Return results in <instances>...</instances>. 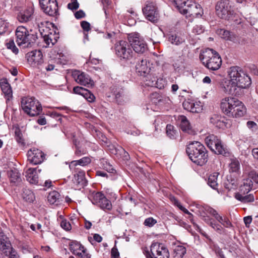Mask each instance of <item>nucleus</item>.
I'll list each match as a JSON object with an SVG mask.
<instances>
[{
  "mask_svg": "<svg viewBox=\"0 0 258 258\" xmlns=\"http://www.w3.org/2000/svg\"><path fill=\"white\" fill-rule=\"evenodd\" d=\"M221 108L227 116L239 117L246 113V108L242 102L235 97H227L222 99Z\"/></svg>",
  "mask_w": 258,
  "mask_h": 258,
  "instance_id": "obj_1",
  "label": "nucleus"
},
{
  "mask_svg": "<svg viewBox=\"0 0 258 258\" xmlns=\"http://www.w3.org/2000/svg\"><path fill=\"white\" fill-rule=\"evenodd\" d=\"M190 159L198 165L202 166L208 161V154L201 143L194 141L189 143L186 150Z\"/></svg>",
  "mask_w": 258,
  "mask_h": 258,
  "instance_id": "obj_2",
  "label": "nucleus"
},
{
  "mask_svg": "<svg viewBox=\"0 0 258 258\" xmlns=\"http://www.w3.org/2000/svg\"><path fill=\"white\" fill-rule=\"evenodd\" d=\"M15 33L18 45L23 48L31 47L37 38L36 33L22 26L17 27Z\"/></svg>",
  "mask_w": 258,
  "mask_h": 258,
  "instance_id": "obj_3",
  "label": "nucleus"
},
{
  "mask_svg": "<svg viewBox=\"0 0 258 258\" xmlns=\"http://www.w3.org/2000/svg\"><path fill=\"white\" fill-rule=\"evenodd\" d=\"M228 76L239 89H245L251 84L250 78L239 67H231L228 72Z\"/></svg>",
  "mask_w": 258,
  "mask_h": 258,
  "instance_id": "obj_4",
  "label": "nucleus"
},
{
  "mask_svg": "<svg viewBox=\"0 0 258 258\" xmlns=\"http://www.w3.org/2000/svg\"><path fill=\"white\" fill-rule=\"evenodd\" d=\"M203 64L208 69L218 70L222 64V59L219 54L212 49H207L200 55Z\"/></svg>",
  "mask_w": 258,
  "mask_h": 258,
  "instance_id": "obj_5",
  "label": "nucleus"
},
{
  "mask_svg": "<svg viewBox=\"0 0 258 258\" xmlns=\"http://www.w3.org/2000/svg\"><path fill=\"white\" fill-rule=\"evenodd\" d=\"M179 12L186 17H200L203 14L201 6L190 0L181 2L176 4Z\"/></svg>",
  "mask_w": 258,
  "mask_h": 258,
  "instance_id": "obj_6",
  "label": "nucleus"
},
{
  "mask_svg": "<svg viewBox=\"0 0 258 258\" xmlns=\"http://www.w3.org/2000/svg\"><path fill=\"white\" fill-rule=\"evenodd\" d=\"M21 106L24 111L31 116L38 115L42 110L39 102L33 97L22 98Z\"/></svg>",
  "mask_w": 258,
  "mask_h": 258,
  "instance_id": "obj_7",
  "label": "nucleus"
},
{
  "mask_svg": "<svg viewBox=\"0 0 258 258\" xmlns=\"http://www.w3.org/2000/svg\"><path fill=\"white\" fill-rule=\"evenodd\" d=\"M115 54L121 59L130 60L134 57L131 46L125 41L121 40L116 43L114 47Z\"/></svg>",
  "mask_w": 258,
  "mask_h": 258,
  "instance_id": "obj_8",
  "label": "nucleus"
},
{
  "mask_svg": "<svg viewBox=\"0 0 258 258\" xmlns=\"http://www.w3.org/2000/svg\"><path fill=\"white\" fill-rule=\"evenodd\" d=\"M151 252L153 256L149 254L148 250L145 251L147 258H169V252L167 248L163 244L153 242L151 245Z\"/></svg>",
  "mask_w": 258,
  "mask_h": 258,
  "instance_id": "obj_9",
  "label": "nucleus"
},
{
  "mask_svg": "<svg viewBox=\"0 0 258 258\" xmlns=\"http://www.w3.org/2000/svg\"><path fill=\"white\" fill-rule=\"evenodd\" d=\"M128 39L135 52L142 53L147 49L146 43L138 33L130 34Z\"/></svg>",
  "mask_w": 258,
  "mask_h": 258,
  "instance_id": "obj_10",
  "label": "nucleus"
},
{
  "mask_svg": "<svg viewBox=\"0 0 258 258\" xmlns=\"http://www.w3.org/2000/svg\"><path fill=\"white\" fill-rule=\"evenodd\" d=\"M91 200L94 205L99 206L101 209L110 210L112 209V204L101 192L92 194Z\"/></svg>",
  "mask_w": 258,
  "mask_h": 258,
  "instance_id": "obj_11",
  "label": "nucleus"
},
{
  "mask_svg": "<svg viewBox=\"0 0 258 258\" xmlns=\"http://www.w3.org/2000/svg\"><path fill=\"white\" fill-rule=\"evenodd\" d=\"M230 8L228 0H221L217 2L215 6L216 15L223 19H227L230 15Z\"/></svg>",
  "mask_w": 258,
  "mask_h": 258,
  "instance_id": "obj_12",
  "label": "nucleus"
},
{
  "mask_svg": "<svg viewBox=\"0 0 258 258\" xmlns=\"http://www.w3.org/2000/svg\"><path fill=\"white\" fill-rule=\"evenodd\" d=\"M143 12L146 18L150 21L155 23L159 19V14L154 3L147 2L145 7L143 8Z\"/></svg>",
  "mask_w": 258,
  "mask_h": 258,
  "instance_id": "obj_13",
  "label": "nucleus"
},
{
  "mask_svg": "<svg viewBox=\"0 0 258 258\" xmlns=\"http://www.w3.org/2000/svg\"><path fill=\"white\" fill-rule=\"evenodd\" d=\"M258 173L251 172L247 176L244 178L239 188V191L249 192L253 187V182L257 183Z\"/></svg>",
  "mask_w": 258,
  "mask_h": 258,
  "instance_id": "obj_14",
  "label": "nucleus"
},
{
  "mask_svg": "<svg viewBox=\"0 0 258 258\" xmlns=\"http://www.w3.org/2000/svg\"><path fill=\"white\" fill-rule=\"evenodd\" d=\"M39 3L46 14L50 16L58 15V6L56 0H39Z\"/></svg>",
  "mask_w": 258,
  "mask_h": 258,
  "instance_id": "obj_15",
  "label": "nucleus"
},
{
  "mask_svg": "<svg viewBox=\"0 0 258 258\" xmlns=\"http://www.w3.org/2000/svg\"><path fill=\"white\" fill-rule=\"evenodd\" d=\"M27 158L30 163L37 165L41 164L44 160L45 154L40 150L34 148L28 151Z\"/></svg>",
  "mask_w": 258,
  "mask_h": 258,
  "instance_id": "obj_16",
  "label": "nucleus"
},
{
  "mask_svg": "<svg viewBox=\"0 0 258 258\" xmlns=\"http://www.w3.org/2000/svg\"><path fill=\"white\" fill-rule=\"evenodd\" d=\"M72 76L76 82L80 85L86 86L93 84V81L91 80L88 75L79 71L74 70L72 71Z\"/></svg>",
  "mask_w": 258,
  "mask_h": 258,
  "instance_id": "obj_17",
  "label": "nucleus"
},
{
  "mask_svg": "<svg viewBox=\"0 0 258 258\" xmlns=\"http://www.w3.org/2000/svg\"><path fill=\"white\" fill-rule=\"evenodd\" d=\"M70 249L73 254L81 258H90V255L82 244L77 241H73L70 244Z\"/></svg>",
  "mask_w": 258,
  "mask_h": 258,
  "instance_id": "obj_18",
  "label": "nucleus"
},
{
  "mask_svg": "<svg viewBox=\"0 0 258 258\" xmlns=\"http://www.w3.org/2000/svg\"><path fill=\"white\" fill-rule=\"evenodd\" d=\"M232 81L231 79L229 80L225 79L222 81L220 84L221 89L225 94H237V89L238 88Z\"/></svg>",
  "mask_w": 258,
  "mask_h": 258,
  "instance_id": "obj_19",
  "label": "nucleus"
},
{
  "mask_svg": "<svg viewBox=\"0 0 258 258\" xmlns=\"http://www.w3.org/2000/svg\"><path fill=\"white\" fill-rule=\"evenodd\" d=\"M182 105L184 109L193 113H199L202 110V106L200 102H195L190 99L185 100Z\"/></svg>",
  "mask_w": 258,
  "mask_h": 258,
  "instance_id": "obj_20",
  "label": "nucleus"
},
{
  "mask_svg": "<svg viewBox=\"0 0 258 258\" xmlns=\"http://www.w3.org/2000/svg\"><path fill=\"white\" fill-rule=\"evenodd\" d=\"M41 34L43 37V39L45 43L49 46L50 44L53 45L56 42V36L55 34L51 32H49V29L47 27L40 30Z\"/></svg>",
  "mask_w": 258,
  "mask_h": 258,
  "instance_id": "obj_21",
  "label": "nucleus"
},
{
  "mask_svg": "<svg viewBox=\"0 0 258 258\" xmlns=\"http://www.w3.org/2000/svg\"><path fill=\"white\" fill-rule=\"evenodd\" d=\"M33 13V8L32 7H28L25 10L19 12L17 16V19L21 23H26L32 19Z\"/></svg>",
  "mask_w": 258,
  "mask_h": 258,
  "instance_id": "obj_22",
  "label": "nucleus"
},
{
  "mask_svg": "<svg viewBox=\"0 0 258 258\" xmlns=\"http://www.w3.org/2000/svg\"><path fill=\"white\" fill-rule=\"evenodd\" d=\"M28 61L32 65L38 64L42 62L43 55L40 50H34L27 54Z\"/></svg>",
  "mask_w": 258,
  "mask_h": 258,
  "instance_id": "obj_23",
  "label": "nucleus"
},
{
  "mask_svg": "<svg viewBox=\"0 0 258 258\" xmlns=\"http://www.w3.org/2000/svg\"><path fill=\"white\" fill-rule=\"evenodd\" d=\"M37 171L40 172L41 169H38L37 168H29L26 171V180L31 184H37L38 183Z\"/></svg>",
  "mask_w": 258,
  "mask_h": 258,
  "instance_id": "obj_24",
  "label": "nucleus"
},
{
  "mask_svg": "<svg viewBox=\"0 0 258 258\" xmlns=\"http://www.w3.org/2000/svg\"><path fill=\"white\" fill-rule=\"evenodd\" d=\"M73 180L74 183L79 188L86 186L87 183V181L85 178V173L83 170H79L77 173L75 174Z\"/></svg>",
  "mask_w": 258,
  "mask_h": 258,
  "instance_id": "obj_25",
  "label": "nucleus"
},
{
  "mask_svg": "<svg viewBox=\"0 0 258 258\" xmlns=\"http://www.w3.org/2000/svg\"><path fill=\"white\" fill-rule=\"evenodd\" d=\"M12 248L13 247L9 238L4 233H0V249L7 256L8 252H10Z\"/></svg>",
  "mask_w": 258,
  "mask_h": 258,
  "instance_id": "obj_26",
  "label": "nucleus"
},
{
  "mask_svg": "<svg viewBox=\"0 0 258 258\" xmlns=\"http://www.w3.org/2000/svg\"><path fill=\"white\" fill-rule=\"evenodd\" d=\"M210 122L219 128L227 127L228 122L224 117L214 114L210 118Z\"/></svg>",
  "mask_w": 258,
  "mask_h": 258,
  "instance_id": "obj_27",
  "label": "nucleus"
},
{
  "mask_svg": "<svg viewBox=\"0 0 258 258\" xmlns=\"http://www.w3.org/2000/svg\"><path fill=\"white\" fill-rule=\"evenodd\" d=\"M248 192H242L239 191L234 195V198L242 203L246 204L254 202V198L252 194H248Z\"/></svg>",
  "mask_w": 258,
  "mask_h": 258,
  "instance_id": "obj_28",
  "label": "nucleus"
},
{
  "mask_svg": "<svg viewBox=\"0 0 258 258\" xmlns=\"http://www.w3.org/2000/svg\"><path fill=\"white\" fill-rule=\"evenodd\" d=\"M136 70L141 76H145L150 72V68L147 65V60L142 59L136 66Z\"/></svg>",
  "mask_w": 258,
  "mask_h": 258,
  "instance_id": "obj_29",
  "label": "nucleus"
},
{
  "mask_svg": "<svg viewBox=\"0 0 258 258\" xmlns=\"http://www.w3.org/2000/svg\"><path fill=\"white\" fill-rule=\"evenodd\" d=\"M220 140L214 135H210L207 136L205 139V143L211 151L214 150V148L220 143Z\"/></svg>",
  "mask_w": 258,
  "mask_h": 258,
  "instance_id": "obj_30",
  "label": "nucleus"
},
{
  "mask_svg": "<svg viewBox=\"0 0 258 258\" xmlns=\"http://www.w3.org/2000/svg\"><path fill=\"white\" fill-rule=\"evenodd\" d=\"M203 220L218 233H221L223 232L224 230L222 226L215 222V221L210 217L204 216L203 217Z\"/></svg>",
  "mask_w": 258,
  "mask_h": 258,
  "instance_id": "obj_31",
  "label": "nucleus"
},
{
  "mask_svg": "<svg viewBox=\"0 0 258 258\" xmlns=\"http://www.w3.org/2000/svg\"><path fill=\"white\" fill-rule=\"evenodd\" d=\"M179 120L180 121V127L181 130L188 134H191L192 131L187 118L184 115H181L179 117Z\"/></svg>",
  "mask_w": 258,
  "mask_h": 258,
  "instance_id": "obj_32",
  "label": "nucleus"
},
{
  "mask_svg": "<svg viewBox=\"0 0 258 258\" xmlns=\"http://www.w3.org/2000/svg\"><path fill=\"white\" fill-rule=\"evenodd\" d=\"M1 87L7 100H10L13 96L12 90L10 85L8 82H4L1 83Z\"/></svg>",
  "mask_w": 258,
  "mask_h": 258,
  "instance_id": "obj_33",
  "label": "nucleus"
},
{
  "mask_svg": "<svg viewBox=\"0 0 258 258\" xmlns=\"http://www.w3.org/2000/svg\"><path fill=\"white\" fill-rule=\"evenodd\" d=\"M219 173L214 172L211 174L208 178V184L214 189H217L218 184L217 182Z\"/></svg>",
  "mask_w": 258,
  "mask_h": 258,
  "instance_id": "obj_34",
  "label": "nucleus"
},
{
  "mask_svg": "<svg viewBox=\"0 0 258 258\" xmlns=\"http://www.w3.org/2000/svg\"><path fill=\"white\" fill-rule=\"evenodd\" d=\"M60 195L56 191L53 190L49 192L47 196V200L50 204L57 205L59 203V199Z\"/></svg>",
  "mask_w": 258,
  "mask_h": 258,
  "instance_id": "obj_35",
  "label": "nucleus"
},
{
  "mask_svg": "<svg viewBox=\"0 0 258 258\" xmlns=\"http://www.w3.org/2000/svg\"><path fill=\"white\" fill-rule=\"evenodd\" d=\"M186 253L184 246L180 245H175L173 248V256L174 258H182Z\"/></svg>",
  "mask_w": 258,
  "mask_h": 258,
  "instance_id": "obj_36",
  "label": "nucleus"
},
{
  "mask_svg": "<svg viewBox=\"0 0 258 258\" xmlns=\"http://www.w3.org/2000/svg\"><path fill=\"white\" fill-rule=\"evenodd\" d=\"M215 218L225 228H229L232 226L231 222L226 216H222L218 214Z\"/></svg>",
  "mask_w": 258,
  "mask_h": 258,
  "instance_id": "obj_37",
  "label": "nucleus"
},
{
  "mask_svg": "<svg viewBox=\"0 0 258 258\" xmlns=\"http://www.w3.org/2000/svg\"><path fill=\"white\" fill-rule=\"evenodd\" d=\"M8 176L12 183H17L21 181L20 173L17 170H11L8 172Z\"/></svg>",
  "mask_w": 258,
  "mask_h": 258,
  "instance_id": "obj_38",
  "label": "nucleus"
},
{
  "mask_svg": "<svg viewBox=\"0 0 258 258\" xmlns=\"http://www.w3.org/2000/svg\"><path fill=\"white\" fill-rule=\"evenodd\" d=\"M22 197L26 201L30 203L33 202L35 199L33 191L26 188L23 189Z\"/></svg>",
  "mask_w": 258,
  "mask_h": 258,
  "instance_id": "obj_39",
  "label": "nucleus"
},
{
  "mask_svg": "<svg viewBox=\"0 0 258 258\" xmlns=\"http://www.w3.org/2000/svg\"><path fill=\"white\" fill-rule=\"evenodd\" d=\"M91 161L89 157H85L79 160L72 161L70 165V167L71 168L73 166H76L78 165L84 166L90 163Z\"/></svg>",
  "mask_w": 258,
  "mask_h": 258,
  "instance_id": "obj_40",
  "label": "nucleus"
},
{
  "mask_svg": "<svg viewBox=\"0 0 258 258\" xmlns=\"http://www.w3.org/2000/svg\"><path fill=\"white\" fill-rule=\"evenodd\" d=\"M229 166L230 172L236 174L240 172V163L236 159H232Z\"/></svg>",
  "mask_w": 258,
  "mask_h": 258,
  "instance_id": "obj_41",
  "label": "nucleus"
},
{
  "mask_svg": "<svg viewBox=\"0 0 258 258\" xmlns=\"http://www.w3.org/2000/svg\"><path fill=\"white\" fill-rule=\"evenodd\" d=\"M217 154H221L224 156L228 153L227 149L223 145L221 141H220V143L217 144L216 147L214 148V150L212 151Z\"/></svg>",
  "mask_w": 258,
  "mask_h": 258,
  "instance_id": "obj_42",
  "label": "nucleus"
},
{
  "mask_svg": "<svg viewBox=\"0 0 258 258\" xmlns=\"http://www.w3.org/2000/svg\"><path fill=\"white\" fill-rule=\"evenodd\" d=\"M227 40L231 41L236 44H242L244 43V40L243 39H241L240 36L231 31L230 32V35H229Z\"/></svg>",
  "mask_w": 258,
  "mask_h": 258,
  "instance_id": "obj_43",
  "label": "nucleus"
},
{
  "mask_svg": "<svg viewBox=\"0 0 258 258\" xmlns=\"http://www.w3.org/2000/svg\"><path fill=\"white\" fill-rule=\"evenodd\" d=\"M73 143L76 146V151H75V155L78 156L80 157L82 155H84L86 154V150L84 149H82L80 146H79V142L78 141V140L74 138V139L73 140Z\"/></svg>",
  "mask_w": 258,
  "mask_h": 258,
  "instance_id": "obj_44",
  "label": "nucleus"
},
{
  "mask_svg": "<svg viewBox=\"0 0 258 258\" xmlns=\"http://www.w3.org/2000/svg\"><path fill=\"white\" fill-rule=\"evenodd\" d=\"M169 41L173 44L176 45H179L182 43L184 40L176 34L171 35L168 38Z\"/></svg>",
  "mask_w": 258,
  "mask_h": 258,
  "instance_id": "obj_45",
  "label": "nucleus"
},
{
  "mask_svg": "<svg viewBox=\"0 0 258 258\" xmlns=\"http://www.w3.org/2000/svg\"><path fill=\"white\" fill-rule=\"evenodd\" d=\"M7 48L10 49L14 53L17 54L19 52V49L16 46L13 40H10L6 44Z\"/></svg>",
  "mask_w": 258,
  "mask_h": 258,
  "instance_id": "obj_46",
  "label": "nucleus"
},
{
  "mask_svg": "<svg viewBox=\"0 0 258 258\" xmlns=\"http://www.w3.org/2000/svg\"><path fill=\"white\" fill-rule=\"evenodd\" d=\"M166 134L170 139H174L176 135V131L174 130V126L171 124L166 126Z\"/></svg>",
  "mask_w": 258,
  "mask_h": 258,
  "instance_id": "obj_47",
  "label": "nucleus"
},
{
  "mask_svg": "<svg viewBox=\"0 0 258 258\" xmlns=\"http://www.w3.org/2000/svg\"><path fill=\"white\" fill-rule=\"evenodd\" d=\"M224 186L228 191H230L233 189H235L236 187V184L235 183L234 180H231L230 181L229 180H227L224 183Z\"/></svg>",
  "mask_w": 258,
  "mask_h": 258,
  "instance_id": "obj_48",
  "label": "nucleus"
},
{
  "mask_svg": "<svg viewBox=\"0 0 258 258\" xmlns=\"http://www.w3.org/2000/svg\"><path fill=\"white\" fill-rule=\"evenodd\" d=\"M83 96L89 102H93L95 100V96L89 90L86 89Z\"/></svg>",
  "mask_w": 258,
  "mask_h": 258,
  "instance_id": "obj_49",
  "label": "nucleus"
},
{
  "mask_svg": "<svg viewBox=\"0 0 258 258\" xmlns=\"http://www.w3.org/2000/svg\"><path fill=\"white\" fill-rule=\"evenodd\" d=\"M8 28V23L4 20L0 19V35L5 33Z\"/></svg>",
  "mask_w": 258,
  "mask_h": 258,
  "instance_id": "obj_50",
  "label": "nucleus"
},
{
  "mask_svg": "<svg viewBox=\"0 0 258 258\" xmlns=\"http://www.w3.org/2000/svg\"><path fill=\"white\" fill-rule=\"evenodd\" d=\"M205 29L201 25H197L194 27L192 32L196 35H200L204 32Z\"/></svg>",
  "mask_w": 258,
  "mask_h": 258,
  "instance_id": "obj_51",
  "label": "nucleus"
},
{
  "mask_svg": "<svg viewBox=\"0 0 258 258\" xmlns=\"http://www.w3.org/2000/svg\"><path fill=\"white\" fill-rule=\"evenodd\" d=\"M230 32L228 30H226L223 29H220L218 31V34L220 36V37L227 40L229 35H230Z\"/></svg>",
  "mask_w": 258,
  "mask_h": 258,
  "instance_id": "obj_52",
  "label": "nucleus"
},
{
  "mask_svg": "<svg viewBox=\"0 0 258 258\" xmlns=\"http://www.w3.org/2000/svg\"><path fill=\"white\" fill-rule=\"evenodd\" d=\"M157 223V221L152 217L148 218L144 221V225L149 227L153 226Z\"/></svg>",
  "mask_w": 258,
  "mask_h": 258,
  "instance_id": "obj_53",
  "label": "nucleus"
},
{
  "mask_svg": "<svg viewBox=\"0 0 258 258\" xmlns=\"http://www.w3.org/2000/svg\"><path fill=\"white\" fill-rule=\"evenodd\" d=\"M79 7L77 0H71V2L68 5V8L72 10H77Z\"/></svg>",
  "mask_w": 258,
  "mask_h": 258,
  "instance_id": "obj_54",
  "label": "nucleus"
},
{
  "mask_svg": "<svg viewBox=\"0 0 258 258\" xmlns=\"http://www.w3.org/2000/svg\"><path fill=\"white\" fill-rule=\"evenodd\" d=\"M73 92L75 94L83 96L85 92H86V89L81 87L76 86L73 88Z\"/></svg>",
  "mask_w": 258,
  "mask_h": 258,
  "instance_id": "obj_55",
  "label": "nucleus"
},
{
  "mask_svg": "<svg viewBox=\"0 0 258 258\" xmlns=\"http://www.w3.org/2000/svg\"><path fill=\"white\" fill-rule=\"evenodd\" d=\"M205 210L208 213L211 214L213 217H214V218H215L217 216V215L218 214V213L217 212V211H216L215 209H214L213 208H211L210 207H208V206L205 207Z\"/></svg>",
  "mask_w": 258,
  "mask_h": 258,
  "instance_id": "obj_56",
  "label": "nucleus"
},
{
  "mask_svg": "<svg viewBox=\"0 0 258 258\" xmlns=\"http://www.w3.org/2000/svg\"><path fill=\"white\" fill-rule=\"evenodd\" d=\"M43 67L46 71H51L54 69L55 66L52 63V60H50L47 63H45Z\"/></svg>",
  "mask_w": 258,
  "mask_h": 258,
  "instance_id": "obj_57",
  "label": "nucleus"
},
{
  "mask_svg": "<svg viewBox=\"0 0 258 258\" xmlns=\"http://www.w3.org/2000/svg\"><path fill=\"white\" fill-rule=\"evenodd\" d=\"M61 227L67 231H69L71 229L70 223L67 220H62L60 223Z\"/></svg>",
  "mask_w": 258,
  "mask_h": 258,
  "instance_id": "obj_58",
  "label": "nucleus"
},
{
  "mask_svg": "<svg viewBox=\"0 0 258 258\" xmlns=\"http://www.w3.org/2000/svg\"><path fill=\"white\" fill-rule=\"evenodd\" d=\"M123 98H124V95L123 91L118 92L115 94V98L119 104L122 103V100H123Z\"/></svg>",
  "mask_w": 258,
  "mask_h": 258,
  "instance_id": "obj_59",
  "label": "nucleus"
},
{
  "mask_svg": "<svg viewBox=\"0 0 258 258\" xmlns=\"http://www.w3.org/2000/svg\"><path fill=\"white\" fill-rule=\"evenodd\" d=\"M81 26L82 28H83V29L86 32L89 31L90 29V24L89 23H88L87 21H82L81 23Z\"/></svg>",
  "mask_w": 258,
  "mask_h": 258,
  "instance_id": "obj_60",
  "label": "nucleus"
},
{
  "mask_svg": "<svg viewBox=\"0 0 258 258\" xmlns=\"http://www.w3.org/2000/svg\"><path fill=\"white\" fill-rule=\"evenodd\" d=\"M111 253L112 258H118L119 256V253L118 249L115 246L112 248Z\"/></svg>",
  "mask_w": 258,
  "mask_h": 258,
  "instance_id": "obj_61",
  "label": "nucleus"
},
{
  "mask_svg": "<svg viewBox=\"0 0 258 258\" xmlns=\"http://www.w3.org/2000/svg\"><path fill=\"white\" fill-rule=\"evenodd\" d=\"M8 255L10 256L9 258H19L17 252L13 248H12L10 252H8Z\"/></svg>",
  "mask_w": 258,
  "mask_h": 258,
  "instance_id": "obj_62",
  "label": "nucleus"
},
{
  "mask_svg": "<svg viewBox=\"0 0 258 258\" xmlns=\"http://www.w3.org/2000/svg\"><path fill=\"white\" fill-rule=\"evenodd\" d=\"M75 16L76 19H79L84 18L85 14L82 10H79L75 14Z\"/></svg>",
  "mask_w": 258,
  "mask_h": 258,
  "instance_id": "obj_63",
  "label": "nucleus"
},
{
  "mask_svg": "<svg viewBox=\"0 0 258 258\" xmlns=\"http://www.w3.org/2000/svg\"><path fill=\"white\" fill-rule=\"evenodd\" d=\"M252 218L251 216H247L244 218V222L246 226L250 224Z\"/></svg>",
  "mask_w": 258,
  "mask_h": 258,
  "instance_id": "obj_64",
  "label": "nucleus"
}]
</instances>
